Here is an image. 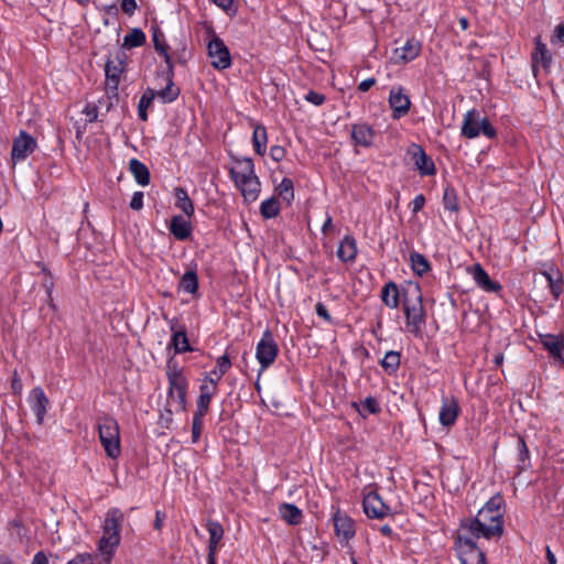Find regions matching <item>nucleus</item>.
<instances>
[{
	"label": "nucleus",
	"mask_w": 564,
	"mask_h": 564,
	"mask_svg": "<svg viewBox=\"0 0 564 564\" xmlns=\"http://www.w3.org/2000/svg\"><path fill=\"white\" fill-rule=\"evenodd\" d=\"M505 500L500 494L492 496L475 518L460 521V529L469 535L459 534L456 543L466 550H476V540L500 538L503 534Z\"/></svg>",
	"instance_id": "obj_1"
},
{
	"label": "nucleus",
	"mask_w": 564,
	"mask_h": 564,
	"mask_svg": "<svg viewBox=\"0 0 564 564\" xmlns=\"http://www.w3.org/2000/svg\"><path fill=\"white\" fill-rule=\"evenodd\" d=\"M124 516L119 508H110L106 512L102 524V536L98 550L105 556L106 564H110L117 546L120 544V531Z\"/></svg>",
	"instance_id": "obj_2"
},
{
	"label": "nucleus",
	"mask_w": 564,
	"mask_h": 564,
	"mask_svg": "<svg viewBox=\"0 0 564 564\" xmlns=\"http://www.w3.org/2000/svg\"><path fill=\"white\" fill-rule=\"evenodd\" d=\"M403 312L406 330L415 337L422 338L426 316L419 285L414 289L413 297H409L405 293L403 294Z\"/></svg>",
	"instance_id": "obj_3"
},
{
	"label": "nucleus",
	"mask_w": 564,
	"mask_h": 564,
	"mask_svg": "<svg viewBox=\"0 0 564 564\" xmlns=\"http://www.w3.org/2000/svg\"><path fill=\"white\" fill-rule=\"evenodd\" d=\"M166 376L169 380L166 405L176 412L186 410V393L188 381L183 371L176 365L167 362Z\"/></svg>",
	"instance_id": "obj_4"
},
{
	"label": "nucleus",
	"mask_w": 564,
	"mask_h": 564,
	"mask_svg": "<svg viewBox=\"0 0 564 564\" xmlns=\"http://www.w3.org/2000/svg\"><path fill=\"white\" fill-rule=\"evenodd\" d=\"M462 134L467 139L478 137L494 139L496 137V129L486 116L481 115L480 111L473 109L467 111L464 117Z\"/></svg>",
	"instance_id": "obj_5"
},
{
	"label": "nucleus",
	"mask_w": 564,
	"mask_h": 564,
	"mask_svg": "<svg viewBox=\"0 0 564 564\" xmlns=\"http://www.w3.org/2000/svg\"><path fill=\"white\" fill-rule=\"evenodd\" d=\"M98 434L106 454L110 458H117L120 455L119 425L113 417L106 416L98 423Z\"/></svg>",
	"instance_id": "obj_6"
},
{
	"label": "nucleus",
	"mask_w": 564,
	"mask_h": 564,
	"mask_svg": "<svg viewBox=\"0 0 564 564\" xmlns=\"http://www.w3.org/2000/svg\"><path fill=\"white\" fill-rule=\"evenodd\" d=\"M279 354V347L270 329H265L257 344L256 358L264 370L269 368Z\"/></svg>",
	"instance_id": "obj_7"
},
{
	"label": "nucleus",
	"mask_w": 564,
	"mask_h": 564,
	"mask_svg": "<svg viewBox=\"0 0 564 564\" xmlns=\"http://www.w3.org/2000/svg\"><path fill=\"white\" fill-rule=\"evenodd\" d=\"M406 156L413 164L414 170L419 172L420 176L435 175L436 167L433 159L426 154L419 143H412L409 147Z\"/></svg>",
	"instance_id": "obj_8"
},
{
	"label": "nucleus",
	"mask_w": 564,
	"mask_h": 564,
	"mask_svg": "<svg viewBox=\"0 0 564 564\" xmlns=\"http://www.w3.org/2000/svg\"><path fill=\"white\" fill-rule=\"evenodd\" d=\"M207 48L214 68L223 70L231 66L230 52L220 37L213 35Z\"/></svg>",
	"instance_id": "obj_9"
},
{
	"label": "nucleus",
	"mask_w": 564,
	"mask_h": 564,
	"mask_svg": "<svg viewBox=\"0 0 564 564\" xmlns=\"http://www.w3.org/2000/svg\"><path fill=\"white\" fill-rule=\"evenodd\" d=\"M362 508L366 516L370 519L381 520L391 514V508L376 490H371L364 496Z\"/></svg>",
	"instance_id": "obj_10"
},
{
	"label": "nucleus",
	"mask_w": 564,
	"mask_h": 564,
	"mask_svg": "<svg viewBox=\"0 0 564 564\" xmlns=\"http://www.w3.org/2000/svg\"><path fill=\"white\" fill-rule=\"evenodd\" d=\"M532 61V73L536 78L540 67H542L545 72H549L553 62L552 53L546 47V44L542 42L541 36H536L534 39V50L531 53Z\"/></svg>",
	"instance_id": "obj_11"
},
{
	"label": "nucleus",
	"mask_w": 564,
	"mask_h": 564,
	"mask_svg": "<svg viewBox=\"0 0 564 564\" xmlns=\"http://www.w3.org/2000/svg\"><path fill=\"white\" fill-rule=\"evenodd\" d=\"M389 106L394 118H401L409 112L411 101L401 86H394L390 89Z\"/></svg>",
	"instance_id": "obj_12"
},
{
	"label": "nucleus",
	"mask_w": 564,
	"mask_h": 564,
	"mask_svg": "<svg viewBox=\"0 0 564 564\" xmlns=\"http://www.w3.org/2000/svg\"><path fill=\"white\" fill-rule=\"evenodd\" d=\"M123 70L122 62L119 61L117 64L108 61L105 67V88L108 94V99L117 98V90L120 83V76Z\"/></svg>",
	"instance_id": "obj_13"
},
{
	"label": "nucleus",
	"mask_w": 564,
	"mask_h": 564,
	"mask_svg": "<svg viewBox=\"0 0 564 564\" xmlns=\"http://www.w3.org/2000/svg\"><path fill=\"white\" fill-rule=\"evenodd\" d=\"M459 411L458 400L454 395L443 397L438 414L440 423L445 427L453 426L458 417Z\"/></svg>",
	"instance_id": "obj_14"
},
{
	"label": "nucleus",
	"mask_w": 564,
	"mask_h": 564,
	"mask_svg": "<svg viewBox=\"0 0 564 564\" xmlns=\"http://www.w3.org/2000/svg\"><path fill=\"white\" fill-rule=\"evenodd\" d=\"M469 273L471 274L475 283L479 289L485 292L498 293L502 290V285L498 281H494L490 279L487 271L481 267L480 263H475L470 269Z\"/></svg>",
	"instance_id": "obj_15"
},
{
	"label": "nucleus",
	"mask_w": 564,
	"mask_h": 564,
	"mask_svg": "<svg viewBox=\"0 0 564 564\" xmlns=\"http://www.w3.org/2000/svg\"><path fill=\"white\" fill-rule=\"evenodd\" d=\"M30 406L36 416V422L42 424L47 412L50 400L41 387H35L30 392Z\"/></svg>",
	"instance_id": "obj_16"
},
{
	"label": "nucleus",
	"mask_w": 564,
	"mask_h": 564,
	"mask_svg": "<svg viewBox=\"0 0 564 564\" xmlns=\"http://www.w3.org/2000/svg\"><path fill=\"white\" fill-rule=\"evenodd\" d=\"M422 50V44L415 37L408 39L405 43L394 50V59L398 63H408L415 59Z\"/></svg>",
	"instance_id": "obj_17"
},
{
	"label": "nucleus",
	"mask_w": 564,
	"mask_h": 564,
	"mask_svg": "<svg viewBox=\"0 0 564 564\" xmlns=\"http://www.w3.org/2000/svg\"><path fill=\"white\" fill-rule=\"evenodd\" d=\"M335 532L345 541H349L356 534L355 522L347 514L337 511L333 518Z\"/></svg>",
	"instance_id": "obj_18"
},
{
	"label": "nucleus",
	"mask_w": 564,
	"mask_h": 564,
	"mask_svg": "<svg viewBox=\"0 0 564 564\" xmlns=\"http://www.w3.org/2000/svg\"><path fill=\"white\" fill-rule=\"evenodd\" d=\"M177 324V319H171L170 328L173 333L171 338V346L174 348L175 354H183L187 351H193L187 338V333L185 326H182L180 329H175V325Z\"/></svg>",
	"instance_id": "obj_19"
},
{
	"label": "nucleus",
	"mask_w": 564,
	"mask_h": 564,
	"mask_svg": "<svg viewBox=\"0 0 564 564\" xmlns=\"http://www.w3.org/2000/svg\"><path fill=\"white\" fill-rule=\"evenodd\" d=\"M543 347L550 352V355L558 362H564V339L553 335L546 334L541 337Z\"/></svg>",
	"instance_id": "obj_20"
},
{
	"label": "nucleus",
	"mask_w": 564,
	"mask_h": 564,
	"mask_svg": "<svg viewBox=\"0 0 564 564\" xmlns=\"http://www.w3.org/2000/svg\"><path fill=\"white\" fill-rule=\"evenodd\" d=\"M235 185L240 189L241 195L248 203L254 202L258 198L261 189V185L257 175L245 180H237L235 181Z\"/></svg>",
	"instance_id": "obj_21"
},
{
	"label": "nucleus",
	"mask_w": 564,
	"mask_h": 564,
	"mask_svg": "<svg viewBox=\"0 0 564 564\" xmlns=\"http://www.w3.org/2000/svg\"><path fill=\"white\" fill-rule=\"evenodd\" d=\"M152 41L155 51L164 58L167 69L172 73L173 63L169 54V45L165 41L164 33L158 26L152 29Z\"/></svg>",
	"instance_id": "obj_22"
},
{
	"label": "nucleus",
	"mask_w": 564,
	"mask_h": 564,
	"mask_svg": "<svg viewBox=\"0 0 564 564\" xmlns=\"http://www.w3.org/2000/svg\"><path fill=\"white\" fill-rule=\"evenodd\" d=\"M171 234L180 241L187 240L192 235L191 223L182 216H173L169 226Z\"/></svg>",
	"instance_id": "obj_23"
},
{
	"label": "nucleus",
	"mask_w": 564,
	"mask_h": 564,
	"mask_svg": "<svg viewBox=\"0 0 564 564\" xmlns=\"http://www.w3.org/2000/svg\"><path fill=\"white\" fill-rule=\"evenodd\" d=\"M229 173L234 182L256 176L253 161L250 158L238 160L237 167H231Z\"/></svg>",
	"instance_id": "obj_24"
},
{
	"label": "nucleus",
	"mask_w": 564,
	"mask_h": 564,
	"mask_svg": "<svg viewBox=\"0 0 564 564\" xmlns=\"http://www.w3.org/2000/svg\"><path fill=\"white\" fill-rule=\"evenodd\" d=\"M380 297L384 305L389 308H398L400 304V292L398 284L393 281L387 282L381 289Z\"/></svg>",
	"instance_id": "obj_25"
},
{
	"label": "nucleus",
	"mask_w": 564,
	"mask_h": 564,
	"mask_svg": "<svg viewBox=\"0 0 564 564\" xmlns=\"http://www.w3.org/2000/svg\"><path fill=\"white\" fill-rule=\"evenodd\" d=\"M337 257L343 262H351L357 254L356 240L351 236H345L337 248Z\"/></svg>",
	"instance_id": "obj_26"
},
{
	"label": "nucleus",
	"mask_w": 564,
	"mask_h": 564,
	"mask_svg": "<svg viewBox=\"0 0 564 564\" xmlns=\"http://www.w3.org/2000/svg\"><path fill=\"white\" fill-rule=\"evenodd\" d=\"M129 170L139 185L147 186L150 184L151 176L149 169L141 161L138 159H131L129 162Z\"/></svg>",
	"instance_id": "obj_27"
},
{
	"label": "nucleus",
	"mask_w": 564,
	"mask_h": 564,
	"mask_svg": "<svg viewBox=\"0 0 564 564\" xmlns=\"http://www.w3.org/2000/svg\"><path fill=\"white\" fill-rule=\"evenodd\" d=\"M279 512L281 518L290 525L300 524L303 518L302 510L293 503L284 502L280 505Z\"/></svg>",
	"instance_id": "obj_28"
},
{
	"label": "nucleus",
	"mask_w": 564,
	"mask_h": 564,
	"mask_svg": "<svg viewBox=\"0 0 564 564\" xmlns=\"http://www.w3.org/2000/svg\"><path fill=\"white\" fill-rule=\"evenodd\" d=\"M516 448H517V460H518V473H522L530 467V452L524 441V437L521 435H517L516 440Z\"/></svg>",
	"instance_id": "obj_29"
},
{
	"label": "nucleus",
	"mask_w": 564,
	"mask_h": 564,
	"mask_svg": "<svg viewBox=\"0 0 564 564\" xmlns=\"http://www.w3.org/2000/svg\"><path fill=\"white\" fill-rule=\"evenodd\" d=\"M175 206L180 208L188 218L194 215L195 208L187 191L183 187H176L174 191Z\"/></svg>",
	"instance_id": "obj_30"
},
{
	"label": "nucleus",
	"mask_w": 564,
	"mask_h": 564,
	"mask_svg": "<svg viewBox=\"0 0 564 564\" xmlns=\"http://www.w3.org/2000/svg\"><path fill=\"white\" fill-rule=\"evenodd\" d=\"M173 72L171 73L167 69V83L163 89L156 91V97H159L163 104H170L177 99L180 96V88L175 86L173 83Z\"/></svg>",
	"instance_id": "obj_31"
},
{
	"label": "nucleus",
	"mask_w": 564,
	"mask_h": 564,
	"mask_svg": "<svg viewBox=\"0 0 564 564\" xmlns=\"http://www.w3.org/2000/svg\"><path fill=\"white\" fill-rule=\"evenodd\" d=\"M542 275L547 281L550 292L555 297L558 299L560 295L564 291V282L562 279V274L560 271H556L555 273L552 271H543Z\"/></svg>",
	"instance_id": "obj_32"
},
{
	"label": "nucleus",
	"mask_w": 564,
	"mask_h": 564,
	"mask_svg": "<svg viewBox=\"0 0 564 564\" xmlns=\"http://www.w3.org/2000/svg\"><path fill=\"white\" fill-rule=\"evenodd\" d=\"M379 364L388 375H394L400 368L401 352L389 350Z\"/></svg>",
	"instance_id": "obj_33"
},
{
	"label": "nucleus",
	"mask_w": 564,
	"mask_h": 564,
	"mask_svg": "<svg viewBox=\"0 0 564 564\" xmlns=\"http://www.w3.org/2000/svg\"><path fill=\"white\" fill-rule=\"evenodd\" d=\"M37 147V143H13L11 151L12 164L15 165L18 162L25 160L32 154Z\"/></svg>",
	"instance_id": "obj_34"
},
{
	"label": "nucleus",
	"mask_w": 564,
	"mask_h": 564,
	"mask_svg": "<svg viewBox=\"0 0 564 564\" xmlns=\"http://www.w3.org/2000/svg\"><path fill=\"white\" fill-rule=\"evenodd\" d=\"M410 263L413 272L419 276H422L431 270V263L427 258L416 251L410 253Z\"/></svg>",
	"instance_id": "obj_35"
},
{
	"label": "nucleus",
	"mask_w": 564,
	"mask_h": 564,
	"mask_svg": "<svg viewBox=\"0 0 564 564\" xmlns=\"http://www.w3.org/2000/svg\"><path fill=\"white\" fill-rule=\"evenodd\" d=\"M155 97L156 91L152 88H147V90L141 96L138 104V116L142 121L148 120V109L151 107Z\"/></svg>",
	"instance_id": "obj_36"
},
{
	"label": "nucleus",
	"mask_w": 564,
	"mask_h": 564,
	"mask_svg": "<svg viewBox=\"0 0 564 564\" xmlns=\"http://www.w3.org/2000/svg\"><path fill=\"white\" fill-rule=\"evenodd\" d=\"M444 208L451 213H458L460 209L459 198L453 186H447L443 194Z\"/></svg>",
	"instance_id": "obj_37"
},
{
	"label": "nucleus",
	"mask_w": 564,
	"mask_h": 564,
	"mask_svg": "<svg viewBox=\"0 0 564 564\" xmlns=\"http://www.w3.org/2000/svg\"><path fill=\"white\" fill-rule=\"evenodd\" d=\"M231 360L227 354L220 356L216 361V367L210 370L205 377H214V381L218 383V381L223 378V376L230 369Z\"/></svg>",
	"instance_id": "obj_38"
},
{
	"label": "nucleus",
	"mask_w": 564,
	"mask_h": 564,
	"mask_svg": "<svg viewBox=\"0 0 564 564\" xmlns=\"http://www.w3.org/2000/svg\"><path fill=\"white\" fill-rule=\"evenodd\" d=\"M178 288L188 294H194L198 289V276L196 271H186L180 281Z\"/></svg>",
	"instance_id": "obj_39"
},
{
	"label": "nucleus",
	"mask_w": 564,
	"mask_h": 564,
	"mask_svg": "<svg viewBox=\"0 0 564 564\" xmlns=\"http://www.w3.org/2000/svg\"><path fill=\"white\" fill-rule=\"evenodd\" d=\"M145 43V34L144 32L139 29L134 28L129 32L124 39H123V47L126 48H133V47H140Z\"/></svg>",
	"instance_id": "obj_40"
},
{
	"label": "nucleus",
	"mask_w": 564,
	"mask_h": 564,
	"mask_svg": "<svg viewBox=\"0 0 564 564\" xmlns=\"http://www.w3.org/2000/svg\"><path fill=\"white\" fill-rule=\"evenodd\" d=\"M260 213L263 218L271 219L280 214V203L275 197L264 199L260 205Z\"/></svg>",
	"instance_id": "obj_41"
},
{
	"label": "nucleus",
	"mask_w": 564,
	"mask_h": 564,
	"mask_svg": "<svg viewBox=\"0 0 564 564\" xmlns=\"http://www.w3.org/2000/svg\"><path fill=\"white\" fill-rule=\"evenodd\" d=\"M279 196L290 205L294 199V184L289 177H284L280 185L276 187Z\"/></svg>",
	"instance_id": "obj_42"
},
{
	"label": "nucleus",
	"mask_w": 564,
	"mask_h": 564,
	"mask_svg": "<svg viewBox=\"0 0 564 564\" xmlns=\"http://www.w3.org/2000/svg\"><path fill=\"white\" fill-rule=\"evenodd\" d=\"M373 137L372 128L367 123H358L352 127L351 138L352 141H367L368 138Z\"/></svg>",
	"instance_id": "obj_43"
},
{
	"label": "nucleus",
	"mask_w": 564,
	"mask_h": 564,
	"mask_svg": "<svg viewBox=\"0 0 564 564\" xmlns=\"http://www.w3.org/2000/svg\"><path fill=\"white\" fill-rule=\"evenodd\" d=\"M361 409H358L362 416L368 414H378L381 411L379 402L373 397H367L360 404Z\"/></svg>",
	"instance_id": "obj_44"
},
{
	"label": "nucleus",
	"mask_w": 564,
	"mask_h": 564,
	"mask_svg": "<svg viewBox=\"0 0 564 564\" xmlns=\"http://www.w3.org/2000/svg\"><path fill=\"white\" fill-rule=\"evenodd\" d=\"M207 530L209 533V541H212V543H214V542L219 543V541L223 539V535H224L223 525L217 521L209 520L207 522Z\"/></svg>",
	"instance_id": "obj_45"
},
{
	"label": "nucleus",
	"mask_w": 564,
	"mask_h": 564,
	"mask_svg": "<svg viewBox=\"0 0 564 564\" xmlns=\"http://www.w3.org/2000/svg\"><path fill=\"white\" fill-rule=\"evenodd\" d=\"M176 412L173 408L165 405L160 412L158 424L163 429H170L173 423V413Z\"/></svg>",
	"instance_id": "obj_46"
},
{
	"label": "nucleus",
	"mask_w": 564,
	"mask_h": 564,
	"mask_svg": "<svg viewBox=\"0 0 564 564\" xmlns=\"http://www.w3.org/2000/svg\"><path fill=\"white\" fill-rule=\"evenodd\" d=\"M204 381L199 387V394H208V398H213L218 391V383L214 381V377H205Z\"/></svg>",
	"instance_id": "obj_47"
},
{
	"label": "nucleus",
	"mask_w": 564,
	"mask_h": 564,
	"mask_svg": "<svg viewBox=\"0 0 564 564\" xmlns=\"http://www.w3.org/2000/svg\"><path fill=\"white\" fill-rule=\"evenodd\" d=\"M210 401L212 398H208V394H199L196 401V411L194 412V415L204 417L208 413Z\"/></svg>",
	"instance_id": "obj_48"
},
{
	"label": "nucleus",
	"mask_w": 564,
	"mask_h": 564,
	"mask_svg": "<svg viewBox=\"0 0 564 564\" xmlns=\"http://www.w3.org/2000/svg\"><path fill=\"white\" fill-rule=\"evenodd\" d=\"M550 43L553 46L564 45V23H560L554 28Z\"/></svg>",
	"instance_id": "obj_49"
},
{
	"label": "nucleus",
	"mask_w": 564,
	"mask_h": 564,
	"mask_svg": "<svg viewBox=\"0 0 564 564\" xmlns=\"http://www.w3.org/2000/svg\"><path fill=\"white\" fill-rule=\"evenodd\" d=\"M203 419L198 415H193V424H192V442L195 444L199 441L202 429H203Z\"/></svg>",
	"instance_id": "obj_50"
},
{
	"label": "nucleus",
	"mask_w": 564,
	"mask_h": 564,
	"mask_svg": "<svg viewBox=\"0 0 564 564\" xmlns=\"http://www.w3.org/2000/svg\"><path fill=\"white\" fill-rule=\"evenodd\" d=\"M304 99L314 106H322L325 102V95L317 93L315 90H310L304 96Z\"/></svg>",
	"instance_id": "obj_51"
},
{
	"label": "nucleus",
	"mask_w": 564,
	"mask_h": 564,
	"mask_svg": "<svg viewBox=\"0 0 564 564\" xmlns=\"http://www.w3.org/2000/svg\"><path fill=\"white\" fill-rule=\"evenodd\" d=\"M88 122H94L98 118V106L95 104H87L83 110Z\"/></svg>",
	"instance_id": "obj_52"
},
{
	"label": "nucleus",
	"mask_w": 564,
	"mask_h": 564,
	"mask_svg": "<svg viewBox=\"0 0 564 564\" xmlns=\"http://www.w3.org/2000/svg\"><path fill=\"white\" fill-rule=\"evenodd\" d=\"M66 564H94V558L90 553H79Z\"/></svg>",
	"instance_id": "obj_53"
},
{
	"label": "nucleus",
	"mask_w": 564,
	"mask_h": 564,
	"mask_svg": "<svg viewBox=\"0 0 564 564\" xmlns=\"http://www.w3.org/2000/svg\"><path fill=\"white\" fill-rule=\"evenodd\" d=\"M426 203L425 196L423 194H419L411 202L412 213L415 215L421 212Z\"/></svg>",
	"instance_id": "obj_54"
},
{
	"label": "nucleus",
	"mask_w": 564,
	"mask_h": 564,
	"mask_svg": "<svg viewBox=\"0 0 564 564\" xmlns=\"http://www.w3.org/2000/svg\"><path fill=\"white\" fill-rule=\"evenodd\" d=\"M130 208L133 210H141L143 208V193L134 192L130 200Z\"/></svg>",
	"instance_id": "obj_55"
},
{
	"label": "nucleus",
	"mask_w": 564,
	"mask_h": 564,
	"mask_svg": "<svg viewBox=\"0 0 564 564\" xmlns=\"http://www.w3.org/2000/svg\"><path fill=\"white\" fill-rule=\"evenodd\" d=\"M138 4L135 0H122L121 9L124 13L132 15L137 10Z\"/></svg>",
	"instance_id": "obj_56"
},
{
	"label": "nucleus",
	"mask_w": 564,
	"mask_h": 564,
	"mask_svg": "<svg viewBox=\"0 0 564 564\" xmlns=\"http://www.w3.org/2000/svg\"><path fill=\"white\" fill-rule=\"evenodd\" d=\"M315 313L317 314V316L324 318L327 322H330V319H332L330 314H329L327 307L322 302H318L315 305Z\"/></svg>",
	"instance_id": "obj_57"
},
{
	"label": "nucleus",
	"mask_w": 564,
	"mask_h": 564,
	"mask_svg": "<svg viewBox=\"0 0 564 564\" xmlns=\"http://www.w3.org/2000/svg\"><path fill=\"white\" fill-rule=\"evenodd\" d=\"M270 155L274 161L279 162L284 158L285 150L281 145H273L270 149Z\"/></svg>",
	"instance_id": "obj_58"
},
{
	"label": "nucleus",
	"mask_w": 564,
	"mask_h": 564,
	"mask_svg": "<svg viewBox=\"0 0 564 564\" xmlns=\"http://www.w3.org/2000/svg\"><path fill=\"white\" fill-rule=\"evenodd\" d=\"M166 519V513L161 510L155 511L154 529L161 531Z\"/></svg>",
	"instance_id": "obj_59"
},
{
	"label": "nucleus",
	"mask_w": 564,
	"mask_h": 564,
	"mask_svg": "<svg viewBox=\"0 0 564 564\" xmlns=\"http://www.w3.org/2000/svg\"><path fill=\"white\" fill-rule=\"evenodd\" d=\"M11 388H12L13 393H15V394H20L22 392L23 384H22V381H21L20 377L18 376L17 371H14V373H13V377L11 380Z\"/></svg>",
	"instance_id": "obj_60"
},
{
	"label": "nucleus",
	"mask_w": 564,
	"mask_h": 564,
	"mask_svg": "<svg viewBox=\"0 0 564 564\" xmlns=\"http://www.w3.org/2000/svg\"><path fill=\"white\" fill-rule=\"evenodd\" d=\"M265 141L267 140V131L264 127H257L252 133V141Z\"/></svg>",
	"instance_id": "obj_61"
},
{
	"label": "nucleus",
	"mask_w": 564,
	"mask_h": 564,
	"mask_svg": "<svg viewBox=\"0 0 564 564\" xmlns=\"http://www.w3.org/2000/svg\"><path fill=\"white\" fill-rule=\"evenodd\" d=\"M471 552H474V550H470ZM476 552V561L475 563H469L468 561L466 560H463L462 561V564H486V555L482 551H480L478 547L475 550Z\"/></svg>",
	"instance_id": "obj_62"
},
{
	"label": "nucleus",
	"mask_w": 564,
	"mask_h": 564,
	"mask_svg": "<svg viewBox=\"0 0 564 564\" xmlns=\"http://www.w3.org/2000/svg\"><path fill=\"white\" fill-rule=\"evenodd\" d=\"M376 84V79L370 77L359 83L358 89L362 93L368 91Z\"/></svg>",
	"instance_id": "obj_63"
},
{
	"label": "nucleus",
	"mask_w": 564,
	"mask_h": 564,
	"mask_svg": "<svg viewBox=\"0 0 564 564\" xmlns=\"http://www.w3.org/2000/svg\"><path fill=\"white\" fill-rule=\"evenodd\" d=\"M32 564H48L47 556L43 551H40L33 556Z\"/></svg>",
	"instance_id": "obj_64"
}]
</instances>
